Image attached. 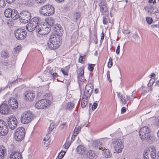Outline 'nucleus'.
<instances>
[{
	"instance_id": "1",
	"label": "nucleus",
	"mask_w": 159,
	"mask_h": 159,
	"mask_svg": "<svg viewBox=\"0 0 159 159\" xmlns=\"http://www.w3.org/2000/svg\"><path fill=\"white\" fill-rule=\"evenodd\" d=\"M139 137L143 141H145L149 143H151L154 139V138L151 135L150 130L148 126H143L140 128L139 131Z\"/></svg>"
},
{
	"instance_id": "2",
	"label": "nucleus",
	"mask_w": 159,
	"mask_h": 159,
	"mask_svg": "<svg viewBox=\"0 0 159 159\" xmlns=\"http://www.w3.org/2000/svg\"><path fill=\"white\" fill-rule=\"evenodd\" d=\"M61 44L60 37L59 36L55 34H52L50 36L47 43L49 48L56 49L60 46Z\"/></svg>"
},
{
	"instance_id": "3",
	"label": "nucleus",
	"mask_w": 159,
	"mask_h": 159,
	"mask_svg": "<svg viewBox=\"0 0 159 159\" xmlns=\"http://www.w3.org/2000/svg\"><path fill=\"white\" fill-rule=\"evenodd\" d=\"M40 13L45 16H48L53 14L55 11L54 7L52 5L48 4L42 7L40 9Z\"/></svg>"
},
{
	"instance_id": "4",
	"label": "nucleus",
	"mask_w": 159,
	"mask_h": 159,
	"mask_svg": "<svg viewBox=\"0 0 159 159\" xmlns=\"http://www.w3.org/2000/svg\"><path fill=\"white\" fill-rule=\"evenodd\" d=\"M144 159H155L156 151L154 147H149L147 148L143 153Z\"/></svg>"
},
{
	"instance_id": "5",
	"label": "nucleus",
	"mask_w": 159,
	"mask_h": 159,
	"mask_svg": "<svg viewBox=\"0 0 159 159\" xmlns=\"http://www.w3.org/2000/svg\"><path fill=\"white\" fill-rule=\"evenodd\" d=\"M34 117V115L30 111H26L21 115V122L24 124H27L30 122Z\"/></svg>"
},
{
	"instance_id": "6",
	"label": "nucleus",
	"mask_w": 159,
	"mask_h": 159,
	"mask_svg": "<svg viewBox=\"0 0 159 159\" xmlns=\"http://www.w3.org/2000/svg\"><path fill=\"white\" fill-rule=\"evenodd\" d=\"M106 144H107L108 146L109 145V142L107 139H103L93 141L92 143V146L95 148H98L101 150L103 149V147Z\"/></svg>"
},
{
	"instance_id": "7",
	"label": "nucleus",
	"mask_w": 159,
	"mask_h": 159,
	"mask_svg": "<svg viewBox=\"0 0 159 159\" xmlns=\"http://www.w3.org/2000/svg\"><path fill=\"white\" fill-rule=\"evenodd\" d=\"M31 13L28 11L24 10L22 11L19 15V20L20 21L23 23H26L31 19Z\"/></svg>"
},
{
	"instance_id": "8",
	"label": "nucleus",
	"mask_w": 159,
	"mask_h": 159,
	"mask_svg": "<svg viewBox=\"0 0 159 159\" xmlns=\"http://www.w3.org/2000/svg\"><path fill=\"white\" fill-rule=\"evenodd\" d=\"M51 28L46 25H39L36 28V32L41 35H45L48 34L50 31Z\"/></svg>"
},
{
	"instance_id": "9",
	"label": "nucleus",
	"mask_w": 159,
	"mask_h": 159,
	"mask_svg": "<svg viewBox=\"0 0 159 159\" xmlns=\"http://www.w3.org/2000/svg\"><path fill=\"white\" fill-rule=\"evenodd\" d=\"M25 135V130L23 127L18 128L15 133V138L18 141H21L24 138Z\"/></svg>"
},
{
	"instance_id": "10",
	"label": "nucleus",
	"mask_w": 159,
	"mask_h": 159,
	"mask_svg": "<svg viewBox=\"0 0 159 159\" xmlns=\"http://www.w3.org/2000/svg\"><path fill=\"white\" fill-rule=\"evenodd\" d=\"M15 37L19 40H22L25 39L27 35L26 31L22 29H18L14 32Z\"/></svg>"
},
{
	"instance_id": "11",
	"label": "nucleus",
	"mask_w": 159,
	"mask_h": 159,
	"mask_svg": "<svg viewBox=\"0 0 159 159\" xmlns=\"http://www.w3.org/2000/svg\"><path fill=\"white\" fill-rule=\"evenodd\" d=\"M50 104V101L46 99H43L38 101L35 105V107L39 109L47 107Z\"/></svg>"
},
{
	"instance_id": "12",
	"label": "nucleus",
	"mask_w": 159,
	"mask_h": 159,
	"mask_svg": "<svg viewBox=\"0 0 159 159\" xmlns=\"http://www.w3.org/2000/svg\"><path fill=\"white\" fill-rule=\"evenodd\" d=\"M8 125L11 129H14L17 126V120L16 117L13 116H10L8 117L7 119Z\"/></svg>"
},
{
	"instance_id": "13",
	"label": "nucleus",
	"mask_w": 159,
	"mask_h": 159,
	"mask_svg": "<svg viewBox=\"0 0 159 159\" xmlns=\"http://www.w3.org/2000/svg\"><path fill=\"white\" fill-rule=\"evenodd\" d=\"M113 146L116 152L120 153L124 147V145L120 139L113 140L112 142Z\"/></svg>"
},
{
	"instance_id": "14",
	"label": "nucleus",
	"mask_w": 159,
	"mask_h": 159,
	"mask_svg": "<svg viewBox=\"0 0 159 159\" xmlns=\"http://www.w3.org/2000/svg\"><path fill=\"white\" fill-rule=\"evenodd\" d=\"M93 88L92 84H87L85 87L84 93L83 96L85 98H89L93 92Z\"/></svg>"
},
{
	"instance_id": "15",
	"label": "nucleus",
	"mask_w": 159,
	"mask_h": 159,
	"mask_svg": "<svg viewBox=\"0 0 159 159\" xmlns=\"http://www.w3.org/2000/svg\"><path fill=\"white\" fill-rule=\"evenodd\" d=\"M10 111V110L7 104H2L0 106V112L2 114L6 115Z\"/></svg>"
},
{
	"instance_id": "16",
	"label": "nucleus",
	"mask_w": 159,
	"mask_h": 159,
	"mask_svg": "<svg viewBox=\"0 0 159 159\" xmlns=\"http://www.w3.org/2000/svg\"><path fill=\"white\" fill-rule=\"evenodd\" d=\"M35 96V94L32 91H28L25 94V100L32 101L33 100Z\"/></svg>"
},
{
	"instance_id": "17",
	"label": "nucleus",
	"mask_w": 159,
	"mask_h": 159,
	"mask_svg": "<svg viewBox=\"0 0 159 159\" xmlns=\"http://www.w3.org/2000/svg\"><path fill=\"white\" fill-rule=\"evenodd\" d=\"M8 104L12 109L16 108L18 107V102L14 98H11L8 101Z\"/></svg>"
},
{
	"instance_id": "18",
	"label": "nucleus",
	"mask_w": 159,
	"mask_h": 159,
	"mask_svg": "<svg viewBox=\"0 0 159 159\" xmlns=\"http://www.w3.org/2000/svg\"><path fill=\"white\" fill-rule=\"evenodd\" d=\"M108 146L105 145L104 147H103V152H102V155L106 158L110 157L112 156V154L111 151L108 148Z\"/></svg>"
},
{
	"instance_id": "19",
	"label": "nucleus",
	"mask_w": 159,
	"mask_h": 159,
	"mask_svg": "<svg viewBox=\"0 0 159 159\" xmlns=\"http://www.w3.org/2000/svg\"><path fill=\"white\" fill-rule=\"evenodd\" d=\"M118 97L120 99V101L121 103L124 105L125 104L127 103V101L128 100L129 98L127 96L126 97H124L120 93H117Z\"/></svg>"
},
{
	"instance_id": "20",
	"label": "nucleus",
	"mask_w": 159,
	"mask_h": 159,
	"mask_svg": "<svg viewBox=\"0 0 159 159\" xmlns=\"http://www.w3.org/2000/svg\"><path fill=\"white\" fill-rule=\"evenodd\" d=\"M8 128L7 123L5 125L2 127L0 129V135L4 136L6 135L8 132Z\"/></svg>"
},
{
	"instance_id": "21",
	"label": "nucleus",
	"mask_w": 159,
	"mask_h": 159,
	"mask_svg": "<svg viewBox=\"0 0 159 159\" xmlns=\"http://www.w3.org/2000/svg\"><path fill=\"white\" fill-rule=\"evenodd\" d=\"M40 18L38 17H35L33 18L31 20V22H30L33 25H34L35 27H37L39 26L40 24L39 23L40 22Z\"/></svg>"
},
{
	"instance_id": "22",
	"label": "nucleus",
	"mask_w": 159,
	"mask_h": 159,
	"mask_svg": "<svg viewBox=\"0 0 159 159\" xmlns=\"http://www.w3.org/2000/svg\"><path fill=\"white\" fill-rule=\"evenodd\" d=\"M10 159H22V155L21 153L17 152H13L10 157Z\"/></svg>"
},
{
	"instance_id": "23",
	"label": "nucleus",
	"mask_w": 159,
	"mask_h": 159,
	"mask_svg": "<svg viewBox=\"0 0 159 159\" xmlns=\"http://www.w3.org/2000/svg\"><path fill=\"white\" fill-rule=\"evenodd\" d=\"M100 7V10L102 14L104 15H108V11L107 6H104Z\"/></svg>"
},
{
	"instance_id": "24",
	"label": "nucleus",
	"mask_w": 159,
	"mask_h": 159,
	"mask_svg": "<svg viewBox=\"0 0 159 159\" xmlns=\"http://www.w3.org/2000/svg\"><path fill=\"white\" fill-rule=\"evenodd\" d=\"M84 67H81L77 70V77L81 79L83 77L84 75Z\"/></svg>"
},
{
	"instance_id": "25",
	"label": "nucleus",
	"mask_w": 159,
	"mask_h": 159,
	"mask_svg": "<svg viewBox=\"0 0 159 159\" xmlns=\"http://www.w3.org/2000/svg\"><path fill=\"white\" fill-rule=\"evenodd\" d=\"M76 150L79 154H82L85 152L86 150V148L83 146L82 145H80L77 147L76 148Z\"/></svg>"
},
{
	"instance_id": "26",
	"label": "nucleus",
	"mask_w": 159,
	"mask_h": 159,
	"mask_svg": "<svg viewBox=\"0 0 159 159\" xmlns=\"http://www.w3.org/2000/svg\"><path fill=\"white\" fill-rule=\"evenodd\" d=\"M36 28L34 25H33L32 23L30 22L26 26V28L27 30L30 32H31L35 29L36 31Z\"/></svg>"
},
{
	"instance_id": "27",
	"label": "nucleus",
	"mask_w": 159,
	"mask_h": 159,
	"mask_svg": "<svg viewBox=\"0 0 159 159\" xmlns=\"http://www.w3.org/2000/svg\"><path fill=\"white\" fill-rule=\"evenodd\" d=\"M95 156V153L93 150H90L86 154L87 157L89 159H93Z\"/></svg>"
},
{
	"instance_id": "28",
	"label": "nucleus",
	"mask_w": 159,
	"mask_h": 159,
	"mask_svg": "<svg viewBox=\"0 0 159 159\" xmlns=\"http://www.w3.org/2000/svg\"><path fill=\"white\" fill-rule=\"evenodd\" d=\"M11 14V17L13 19L15 20L17 19L18 18H19V15H18V13L16 10H12Z\"/></svg>"
},
{
	"instance_id": "29",
	"label": "nucleus",
	"mask_w": 159,
	"mask_h": 159,
	"mask_svg": "<svg viewBox=\"0 0 159 159\" xmlns=\"http://www.w3.org/2000/svg\"><path fill=\"white\" fill-rule=\"evenodd\" d=\"M54 31L57 33H61L63 31V30L62 27H60L59 25L56 24L53 27Z\"/></svg>"
},
{
	"instance_id": "30",
	"label": "nucleus",
	"mask_w": 159,
	"mask_h": 159,
	"mask_svg": "<svg viewBox=\"0 0 159 159\" xmlns=\"http://www.w3.org/2000/svg\"><path fill=\"white\" fill-rule=\"evenodd\" d=\"M6 151L4 147H2L0 148V159H3V157L6 153Z\"/></svg>"
},
{
	"instance_id": "31",
	"label": "nucleus",
	"mask_w": 159,
	"mask_h": 159,
	"mask_svg": "<svg viewBox=\"0 0 159 159\" xmlns=\"http://www.w3.org/2000/svg\"><path fill=\"white\" fill-rule=\"evenodd\" d=\"M88 98H85L84 96H82L81 103V106L83 108H84L87 105L88 103Z\"/></svg>"
},
{
	"instance_id": "32",
	"label": "nucleus",
	"mask_w": 159,
	"mask_h": 159,
	"mask_svg": "<svg viewBox=\"0 0 159 159\" xmlns=\"http://www.w3.org/2000/svg\"><path fill=\"white\" fill-rule=\"evenodd\" d=\"M12 11V10L10 8H8L6 9L4 13L5 16L7 18L10 17L11 16Z\"/></svg>"
},
{
	"instance_id": "33",
	"label": "nucleus",
	"mask_w": 159,
	"mask_h": 159,
	"mask_svg": "<svg viewBox=\"0 0 159 159\" xmlns=\"http://www.w3.org/2000/svg\"><path fill=\"white\" fill-rule=\"evenodd\" d=\"M46 21L48 25L50 26H53L55 23L54 20L51 18H48L46 20Z\"/></svg>"
},
{
	"instance_id": "34",
	"label": "nucleus",
	"mask_w": 159,
	"mask_h": 159,
	"mask_svg": "<svg viewBox=\"0 0 159 159\" xmlns=\"http://www.w3.org/2000/svg\"><path fill=\"white\" fill-rule=\"evenodd\" d=\"M1 56L2 57L5 59H7L9 57V54L8 52L6 50L2 51Z\"/></svg>"
},
{
	"instance_id": "35",
	"label": "nucleus",
	"mask_w": 159,
	"mask_h": 159,
	"mask_svg": "<svg viewBox=\"0 0 159 159\" xmlns=\"http://www.w3.org/2000/svg\"><path fill=\"white\" fill-rule=\"evenodd\" d=\"M74 106L73 103L71 102H68L67 103L66 106V108L68 109H71Z\"/></svg>"
},
{
	"instance_id": "36",
	"label": "nucleus",
	"mask_w": 159,
	"mask_h": 159,
	"mask_svg": "<svg viewBox=\"0 0 159 159\" xmlns=\"http://www.w3.org/2000/svg\"><path fill=\"white\" fill-rule=\"evenodd\" d=\"M80 14L79 12H76L74 14L73 17L74 18V20L75 21H76L80 18Z\"/></svg>"
},
{
	"instance_id": "37",
	"label": "nucleus",
	"mask_w": 159,
	"mask_h": 159,
	"mask_svg": "<svg viewBox=\"0 0 159 159\" xmlns=\"http://www.w3.org/2000/svg\"><path fill=\"white\" fill-rule=\"evenodd\" d=\"M81 127L80 126H76L74 130L73 134H75V136H76L79 133V131L80 130Z\"/></svg>"
},
{
	"instance_id": "38",
	"label": "nucleus",
	"mask_w": 159,
	"mask_h": 159,
	"mask_svg": "<svg viewBox=\"0 0 159 159\" xmlns=\"http://www.w3.org/2000/svg\"><path fill=\"white\" fill-rule=\"evenodd\" d=\"M109 19L108 15H105L103 17V24L107 25Z\"/></svg>"
},
{
	"instance_id": "39",
	"label": "nucleus",
	"mask_w": 159,
	"mask_h": 159,
	"mask_svg": "<svg viewBox=\"0 0 159 159\" xmlns=\"http://www.w3.org/2000/svg\"><path fill=\"white\" fill-rule=\"evenodd\" d=\"M66 152L65 151H62L59 153L58 155V157L59 159H62L64 157L65 154Z\"/></svg>"
},
{
	"instance_id": "40",
	"label": "nucleus",
	"mask_w": 159,
	"mask_h": 159,
	"mask_svg": "<svg viewBox=\"0 0 159 159\" xmlns=\"http://www.w3.org/2000/svg\"><path fill=\"white\" fill-rule=\"evenodd\" d=\"M95 64H89L88 69L91 72H92L94 69V66H95Z\"/></svg>"
},
{
	"instance_id": "41",
	"label": "nucleus",
	"mask_w": 159,
	"mask_h": 159,
	"mask_svg": "<svg viewBox=\"0 0 159 159\" xmlns=\"http://www.w3.org/2000/svg\"><path fill=\"white\" fill-rule=\"evenodd\" d=\"M107 6L106 3V2L105 0H101L100 3H99V7L104 6Z\"/></svg>"
},
{
	"instance_id": "42",
	"label": "nucleus",
	"mask_w": 159,
	"mask_h": 159,
	"mask_svg": "<svg viewBox=\"0 0 159 159\" xmlns=\"http://www.w3.org/2000/svg\"><path fill=\"white\" fill-rule=\"evenodd\" d=\"M112 59L111 57H110L109 60V61L108 63L107 66L109 68H111L112 66Z\"/></svg>"
},
{
	"instance_id": "43",
	"label": "nucleus",
	"mask_w": 159,
	"mask_h": 159,
	"mask_svg": "<svg viewBox=\"0 0 159 159\" xmlns=\"http://www.w3.org/2000/svg\"><path fill=\"white\" fill-rule=\"evenodd\" d=\"M6 5L4 0H0V7H4Z\"/></svg>"
},
{
	"instance_id": "44",
	"label": "nucleus",
	"mask_w": 159,
	"mask_h": 159,
	"mask_svg": "<svg viewBox=\"0 0 159 159\" xmlns=\"http://www.w3.org/2000/svg\"><path fill=\"white\" fill-rule=\"evenodd\" d=\"M70 144V143L69 141L66 142L65 143L63 147L66 149H68Z\"/></svg>"
},
{
	"instance_id": "45",
	"label": "nucleus",
	"mask_w": 159,
	"mask_h": 159,
	"mask_svg": "<svg viewBox=\"0 0 159 159\" xmlns=\"http://www.w3.org/2000/svg\"><path fill=\"white\" fill-rule=\"evenodd\" d=\"M158 12V8L156 7H153V9L152 10V11H151V12L153 13H157Z\"/></svg>"
},
{
	"instance_id": "46",
	"label": "nucleus",
	"mask_w": 159,
	"mask_h": 159,
	"mask_svg": "<svg viewBox=\"0 0 159 159\" xmlns=\"http://www.w3.org/2000/svg\"><path fill=\"white\" fill-rule=\"evenodd\" d=\"M84 57L80 55L79 59V61L80 62L83 63L85 61V60L84 59Z\"/></svg>"
},
{
	"instance_id": "47",
	"label": "nucleus",
	"mask_w": 159,
	"mask_h": 159,
	"mask_svg": "<svg viewBox=\"0 0 159 159\" xmlns=\"http://www.w3.org/2000/svg\"><path fill=\"white\" fill-rule=\"evenodd\" d=\"M97 106L98 104L96 102H94L93 104L92 107V110H94L95 109L97 108Z\"/></svg>"
},
{
	"instance_id": "48",
	"label": "nucleus",
	"mask_w": 159,
	"mask_h": 159,
	"mask_svg": "<svg viewBox=\"0 0 159 159\" xmlns=\"http://www.w3.org/2000/svg\"><path fill=\"white\" fill-rule=\"evenodd\" d=\"M123 33L125 34H128L130 33V31L127 29H124L122 30Z\"/></svg>"
},
{
	"instance_id": "49",
	"label": "nucleus",
	"mask_w": 159,
	"mask_h": 159,
	"mask_svg": "<svg viewBox=\"0 0 159 159\" xmlns=\"http://www.w3.org/2000/svg\"><path fill=\"white\" fill-rule=\"evenodd\" d=\"M147 22L149 24H151L152 23V19L150 17H147L146 18Z\"/></svg>"
},
{
	"instance_id": "50",
	"label": "nucleus",
	"mask_w": 159,
	"mask_h": 159,
	"mask_svg": "<svg viewBox=\"0 0 159 159\" xmlns=\"http://www.w3.org/2000/svg\"><path fill=\"white\" fill-rule=\"evenodd\" d=\"M54 127V125L53 123H52L50 124L49 127V129L50 131H52Z\"/></svg>"
},
{
	"instance_id": "51",
	"label": "nucleus",
	"mask_w": 159,
	"mask_h": 159,
	"mask_svg": "<svg viewBox=\"0 0 159 159\" xmlns=\"http://www.w3.org/2000/svg\"><path fill=\"white\" fill-rule=\"evenodd\" d=\"M94 42L95 44H97L98 42L97 39V34L94 35Z\"/></svg>"
},
{
	"instance_id": "52",
	"label": "nucleus",
	"mask_w": 159,
	"mask_h": 159,
	"mask_svg": "<svg viewBox=\"0 0 159 159\" xmlns=\"http://www.w3.org/2000/svg\"><path fill=\"white\" fill-rule=\"evenodd\" d=\"M38 3L43 4L46 0H36Z\"/></svg>"
},
{
	"instance_id": "53",
	"label": "nucleus",
	"mask_w": 159,
	"mask_h": 159,
	"mask_svg": "<svg viewBox=\"0 0 159 159\" xmlns=\"http://www.w3.org/2000/svg\"><path fill=\"white\" fill-rule=\"evenodd\" d=\"M107 78L108 79V80L110 82H111V80L110 78V71L109 70L107 71Z\"/></svg>"
},
{
	"instance_id": "54",
	"label": "nucleus",
	"mask_w": 159,
	"mask_h": 159,
	"mask_svg": "<svg viewBox=\"0 0 159 159\" xmlns=\"http://www.w3.org/2000/svg\"><path fill=\"white\" fill-rule=\"evenodd\" d=\"M15 51L18 53L20 52V47L19 46H18L15 48Z\"/></svg>"
},
{
	"instance_id": "55",
	"label": "nucleus",
	"mask_w": 159,
	"mask_h": 159,
	"mask_svg": "<svg viewBox=\"0 0 159 159\" xmlns=\"http://www.w3.org/2000/svg\"><path fill=\"white\" fill-rule=\"evenodd\" d=\"M51 74L52 75L53 79H55L56 77L57 76V75L56 73H54L52 74L51 73Z\"/></svg>"
},
{
	"instance_id": "56",
	"label": "nucleus",
	"mask_w": 159,
	"mask_h": 159,
	"mask_svg": "<svg viewBox=\"0 0 159 159\" xmlns=\"http://www.w3.org/2000/svg\"><path fill=\"white\" fill-rule=\"evenodd\" d=\"M120 46L118 45L117 48L116 49V53L117 54H119L120 53Z\"/></svg>"
},
{
	"instance_id": "57",
	"label": "nucleus",
	"mask_w": 159,
	"mask_h": 159,
	"mask_svg": "<svg viewBox=\"0 0 159 159\" xmlns=\"http://www.w3.org/2000/svg\"><path fill=\"white\" fill-rule=\"evenodd\" d=\"M104 37V33L103 32V31L102 32L101 34V40H100V42L101 41L102 42V40H103Z\"/></svg>"
},
{
	"instance_id": "58",
	"label": "nucleus",
	"mask_w": 159,
	"mask_h": 159,
	"mask_svg": "<svg viewBox=\"0 0 159 159\" xmlns=\"http://www.w3.org/2000/svg\"><path fill=\"white\" fill-rule=\"evenodd\" d=\"M126 111V110L125 108L124 107H122L121 110V113L122 114L124 113Z\"/></svg>"
},
{
	"instance_id": "59",
	"label": "nucleus",
	"mask_w": 159,
	"mask_h": 159,
	"mask_svg": "<svg viewBox=\"0 0 159 159\" xmlns=\"http://www.w3.org/2000/svg\"><path fill=\"white\" fill-rule=\"evenodd\" d=\"M61 71L62 72V73L64 75H68V73L66 71L64 70L63 69H61Z\"/></svg>"
},
{
	"instance_id": "60",
	"label": "nucleus",
	"mask_w": 159,
	"mask_h": 159,
	"mask_svg": "<svg viewBox=\"0 0 159 159\" xmlns=\"http://www.w3.org/2000/svg\"><path fill=\"white\" fill-rule=\"evenodd\" d=\"M15 0H6V1L8 3H11L13 2Z\"/></svg>"
},
{
	"instance_id": "61",
	"label": "nucleus",
	"mask_w": 159,
	"mask_h": 159,
	"mask_svg": "<svg viewBox=\"0 0 159 159\" xmlns=\"http://www.w3.org/2000/svg\"><path fill=\"white\" fill-rule=\"evenodd\" d=\"M156 75L154 73H152L150 75V77L152 78V77H155Z\"/></svg>"
},
{
	"instance_id": "62",
	"label": "nucleus",
	"mask_w": 159,
	"mask_h": 159,
	"mask_svg": "<svg viewBox=\"0 0 159 159\" xmlns=\"http://www.w3.org/2000/svg\"><path fill=\"white\" fill-rule=\"evenodd\" d=\"M98 92V89H95L94 90V92L96 93H97Z\"/></svg>"
},
{
	"instance_id": "63",
	"label": "nucleus",
	"mask_w": 159,
	"mask_h": 159,
	"mask_svg": "<svg viewBox=\"0 0 159 159\" xmlns=\"http://www.w3.org/2000/svg\"><path fill=\"white\" fill-rule=\"evenodd\" d=\"M58 2H60L64 1L65 0H55Z\"/></svg>"
},
{
	"instance_id": "64",
	"label": "nucleus",
	"mask_w": 159,
	"mask_h": 159,
	"mask_svg": "<svg viewBox=\"0 0 159 159\" xmlns=\"http://www.w3.org/2000/svg\"><path fill=\"white\" fill-rule=\"evenodd\" d=\"M156 84L159 87V80L156 82Z\"/></svg>"
}]
</instances>
